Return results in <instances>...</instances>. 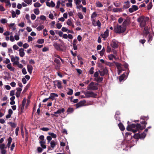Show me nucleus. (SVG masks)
Listing matches in <instances>:
<instances>
[{"mask_svg": "<svg viewBox=\"0 0 154 154\" xmlns=\"http://www.w3.org/2000/svg\"><path fill=\"white\" fill-rule=\"evenodd\" d=\"M142 125H141L140 124L137 123V124H132L130 125H128L127 126L126 129L128 131H131L133 133L136 132L137 131H139L140 130H142L145 128L147 123L145 121H142L141 122Z\"/></svg>", "mask_w": 154, "mask_h": 154, "instance_id": "1", "label": "nucleus"}, {"mask_svg": "<svg viewBox=\"0 0 154 154\" xmlns=\"http://www.w3.org/2000/svg\"><path fill=\"white\" fill-rule=\"evenodd\" d=\"M149 20V17H145L142 15L140 16L137 19V21L139 23V26L141 28H143L146 25V22Z\"/></svg>", "mask_w": 154, "mask_h": 154, "instance_id": "2", "label": "nucleus"}, {"mask_svg": "<svg viewBox=\"0 0 154 154\" xmlns=\"http://www.w3.org/2000/svg\"><path fill=\"white\" fill-rule=\"evenodd\" d=\"M99 85L98 83H94V82H91L88 86L87 89L89 91H94L98 89L97 86Z\"/></svg>", "mask_w": 154, "mask_h": 154, "instance_id": "3", "label": "nucleus"}, {"mask_svg": "<svg viewBox=\"0 0 154 154\" xmlns=\"http://www.w3.org/2000/svg\"><path fill=\"white\" fill-rule=\"evenodd\" d=\"M126 28L122 25H117L116 28H115V30L116 33H121L125 32Z\"/></svg>", "mask_w": 154, "mask_h": 154, "instance_id": "4", "label": "nucleus"}, {"mask_svg": "<svg viewBox=\"0 0 154 154\" xmlns=\"http://www.w3.org/2000/svg\"><path fill=\"white\" fill-rule=\"evenodd\" d=\"M85 97L86 98H89L90 97L96 98L97 96V94L94 93L92 91H87L85 93Z\"/></svg>", "mask_w": 154, "mask_h": 154, "instance_id": "5", "label": "nucleus"}, {"mask_svg": "<svg viewBox=\"0 0 154 154\" xmlns=\"http://www.w3.org/2000/svg\"><path fill=\"white\" fill-rule=\"evenodd\" d=\"M65 111V110L64 108H62L61 109H59L56 112H54V114H51V115L52 117H53L54 116L56 117H58V115L57 114L60 115L61 113H63Z\"/></svg>", "mask_w": 154, "mask_h": 154, "instance_id": "6", "label": "nucleus"}, {"mask_svg": "<svg viewBox=\"0 0 154 154\" xmlns=\"http://www.w3.org/2000/svg\"><path fill=\"white\" fill-rule=\"evenodd\" d=\"M101 70L102 71L98 70V71L100 76H103L107 74L108 70L106 67L102 69Z\"/></svg>", "mask_w": 154, "mask_h": 154, "instance_id": "7", "label": "nucleus"}, {"mask_svg": "<svg viewBox=\"0 0 154 154\" xmlns=\"http://www.w3.org/2000/svg\"><path fill=\"white\" fill-rule=\"evenodd\" d=\"M110 45L113 48H117L119 47V42L116 40L113 39L110 43Z\"/></svg>", "mask_w": 154, "mask_h": 154, "instance_id": "8", "label": "nucleus"}, {"mask_svg": "<svg viewBox=\"0 0 154 154\" xmlns=\"http://www.w3.org/2000/svg\"><path fill=\"white\" fill-rule=\"evenodd\" d=\"M138 9V7L136 5H133L131 8H129L128 11L129 12L131 13L136 11Z\"/></svg>", "mask_w": 154, "mask_h": 154, "instance_id": "9", "label": "nucleus"}, {"mask_svg": "<svg viewBox=\"0 0 154 154\" xmlns=\"http://www.w3.org/2000/svg\"><path fill=\"white\" fill-rule=\"evenodd\" d=\"M86 101L84 100L80 101L78 103L75 104V106L77 108L83 106H85L86 103Z\"/></svg>", "mask_w": 154, "mask_h": 154, "instance_id": "10", "label": "nucleus"}, {"mask_svg": "<svg viewBox=\"0 0 154 154\" xmlns=\"http://www.w3.org/2000/svg\"><path fill=\"white\" fill-rule=\"evenodd\" d=\"M53 82L54 83V85L55 87L56 85H57L59 89H61L62 88L61 85V82L59 80H56L53 81Z\"/></svg>", "mask_w": 154, "mask_h": 154, "instance_id": "11", "label": "nucleus"}, {"mask_svg": "<svg viewBox=\"0 0 154 154\" xmlns=\"http://www.w3.org/2000/svg\"><path fill=\"white\" fill-rule=\"evenodd\" d=\"M143 27L144 28V34L145 35H147L149 33V30L148 27L146 25L145 26L143 27Z\"/></svg>", "mask_w": 154, "mask_h": 154, "instance_id": "12", "label": "nucleus"}, {"mask_svg": "<svg viewBox=\"0 0 154 154\" xmlns=\"http://www.w3.org/2000/svg\"><path fill=\"white\" fill-rule=\"evenodd\" d=\"M50 146L51 148V150L53 149L57 145V143L54 140H52L50 142Z\"/></svg>", "mask_w": 154, "mask_h": 154, "instance_id": "13", "label": "nucleus"}, {"mask_svg": "<svg viewBox=\"0 0 154 154\" xmlns=\"http://www.w3.org/2000/svg\"><path fill=\"white\" fill-rule=\"evenodd\" d=\"M125 4H126V5H123V9H127L129 8L130 7V3L129 1H128L127 2H124Z\"/></svg>", "mask_w": 154, "mask_h": 154, "instance_id": "14", "label": "nucleus"}, {"mask_svg": "<svg viewBox=\"0 0 154 154\" xmlns=\"http://www.w3.org/2000/svg\"><path fill=\"white\" fill-rule=\"evenodd\" d=\"M27 67L28 71L30 74H31L32 73V70L33 69L32 66L31 65L28 64L27 65Z\"/></svg>", "mask_w": 154, "mask_h": 154, "instance_id": "15", "label": "nucleus"}, {"mask_svg": "<svg viewBox=\"0 0 154 154\" xmlns=\"http://www.w3.org/2000/svg\"><path fill=\"white\" fill-rule=\"evenodd\" d=\"M53 46L57 50H62V49L60 48V44H58L57 43H55Z\"/></svg>", "mask_w": 154, "mask_h": 154, "instance_id": "16", "label": "nucleus"}, {"mask_svg": "<svg viewBox=\"0 0 154 154\" xmlns=\"http://www.w3.org/2000/svg\"><path fill=\"white\" fill-rule=\"evenodd\" d=\"M58 96V95L57 94L54 93H51L50 96L49 97V99L53 100L54 99L55 97H57Z\"/></svg>", "mask_w": 154, "mask_h": 154, "instance_id": "17", "label": "nucleus"}, {"mask_svg": "<svg viewBox=\"0 0 154 154\" xmlns=\"http://www.w3.org/2000/svg\"><path fill=\"white\" fill-rule=\"evenodd\" d=\"M24 49L22 48H21L19 50V55L21 57H22L24 56L25 54L24 51Z\"/></svg>", "mask_w": 154, "mask_h": 154, "instance_id": "18", "label": "nucleus"}, {"mask_svg": "<svg viewBox=\"0 0 154 154\" xmlns=\"http://www.w3.org/2000/svg\"><path fill=\"white\" fill-rule=\"evenodd\" d=\"M109 30L106 29V30L104 32V34L102 35L103 38H106L109 35Z\"/></svg>", "mask_w": 154, "mask_h": 154, "instance_id": "19", "label": "nucleus"}, {"mask_svg": "<svg viewBox=\"0 0 154 154\" xmlns=\"http://www.w3.org/2000/svg\"><path fill=\"white\" fill-rule=\"evenodd\" d=\"M103 79V77H100V76H99L97 78H95L94 79V80L98 82H102Z\"/></svg>", "mask_w": 154, "mask_h": 154, "instance_id": "20", "label": "nucleus"}, {"mask_svg": "<svg viewBox=\"0 0 154 154\" xmlns=\"http://www.w3.org/2000/svg\"><path fill=\"white\" fill-rule=\"evenodd\" d=\"M39 143L40 144L41 146L43 149H46V146L45 145V141H40Z\"/></svg>", "mask_w": 154, "mask_h": 154, "instance_id": "21", "label": "nucleus"}, {"mask_svg": "<svg viewBox=\"0 0 154 154\" xmlns=\"http://www.w3.org/2000/svg\"><path fill=\"white\" fill-rule=\"evenodd\" d=\"M7 68L10 69L11 71L14 72L15 70V68L14 67H12L11 63H9L7 65Z\"/></svg>", "mask_w": 154, "mask_h": 154, "instance_id": "22", "label": "nucleus"}, {"mask_svg": "<svg viewBox=\"0 0 154 154\" xmlns=\"http://www.w3.org/2000/svg\"><path fill=\"white\" fill-rule=\"evenodd\" d=\"M118 126L121 131H123L125 130V128L124 126L121 123H119L118 125Z\"/></svg>", "mask_w": 154, "mask_h": 154, "instance_id": "23", "label": "nucleus"}, {"mask_svg": "<svg viewBox=\"0 0 154 154\" xmlns=\"http://www.w3.org/2000/svg\"><path fill=\"white\" fill-rule=\"evenodd\" d=\"M114 63L116 66V68L118 69H120L122 68V64L119 63L114 62Z\"/></svg>", "mask_w": 154, "mask_h": 154, "instance_id": "24", "label": "nucleus"}, {"mask_svg": "<svg viewBox=\"0 0 154 154\" xmlns=\"http://www.w3.org/2000/svg\"><path fill=\"white\" fill-rule=\"evenodd\" d=\"M112 11L114 12H121L122 11V8H114L112 9Z\"/></svg>", "mask_w": 154, "mask_h": 154, "instance_id": "25", "label": "nucleus"}, {"mask_svg": "<svg viewBox=\"0 0 154 154\" xmlns=\"http://www.w3.org/2000/svg\"><path fill=\"white\" fill-rule=\"evenodd\" d=\"M129 23V21L128 20H125L123 23V24L122 25L124 27H125V28H126L127 26Z\"/></svg>", "mask_w": 154, "mask_h": 154, "instance_id": "26", "label": "nucleus"}, {"mask_svg": "<svg viewBox=\"0 0 154 154\" xmlns=\"http://www.w3.org/2000/svg\"><path fill=\"white\" fill-rule=\"evenodd\" d=\"M140 138H145L146 136V134L144 132H143L142 133L140 134H139Z\"/></svg>", "mask_w": 154, "mask_h": 154, "instance_id": "27", "label": "nucleus"}, {"mask_svg": "<svg viewBox=\"0 0 154 154\" xmlns=\"http://www.w3.org/2000/svg\"><path fill=\"white\" fill-rule=\"evenodd\" d=\"M12 139L11 137H9L8 139V147L9 148L11 145V143L12 142Z\"/></svg>", "mask_w": 154, "mask_h": 154, "instance_id": "28", "label": "nucleus"}, {"mask_svg": "<svg viewBox=\"0 0 154 154\" xmlns=\"http://www.w3.org/2000/svg\"><path fill=\"white\" fill-rule=\"evenodd\" d=\"M74 111V109L73 108L69 107L68 108L67 110V112L68 113H72Z\"/></svg>", "mask_w": 154, "mask_h": 154, "instance_id": "29", "label": "nucleus"}, {"mask_svg": "<svg viewBox=\"0 0 154 154\" xmlns=\"http://www.w3.org/2000/svg\"><path fill=\"white\" fill-rule=\"evenodd\" d=\"M48 134L50 135L51 137H52L53 138H56L57 137V135L53 133L48 132Z\"/></svg>", "mask_w": 154, "mask_h": 154, "instance_id": "30", "label": "nucleus"}, {"mask_svg": "<svg viewBox=\"0 0 154 154\" xmlns=\"http://www.w3.org/2000/svg\"><path fill=\"white\" fill-rule=\"evenodd\" d=\"M96 5L97 7L99 8L102 7L103 6L102 3L99 1L96 2Z\"/></svg>", "mask_w": 154, "mask_h": 154, "instance_id": "31", "label": "nucleus"}, {"mask_svg": "<svg viewBox=\"0 0 154 154\" xmlns=\"http://www.w3.org/2000/svg\"><path fill=\"white\" fill-rule=\"evenodd\" d=\"M34 13L36 15H38L39 14L40 11L38 8H36L34 9Z\"/></svg>", "mask_w": 154, "mask_h": 154, "instance_id": "32", "label": "nucleus"}, {"mask_svg": "<svg viewBox=\"0 0 154 154\" xmlns=\"http://www.w3.org/2000/svg\"><path fill=\"white\" fill-rule=\"evenodd\" d=\"M77 15L81 19H83L84 18L81 12H78L77 14Z\"/></svg>", "mask_w": 154, "mask_h": 154, "instance_id": "33", "label": "nucleus"}, {"mask_svg": "<svg viewBox=\"0 0 154 154\" xmlns=\"http://www.w3.org/2000/svg\"><path fill=\"white\" fill-rule=\"evenodd\" d=\"M6 148L7 147L5 146V145L4 143L0 144V149L2 150Z\"/></svg>", "mask_w": 154, "mask_h": 154, "instance_id": "34", "label": "nucleus"}, {"mask_svg": "<svg viewBox=\"0 0 154 154\" xmlns=\"http://www.w3.org/2000/svg\"><path fill=\"white\" fill-rule=\"evenodd\" d=\"M44 42V39H39L37 41V42L38 44H43Z\"/></svg>", "mask_w": 154, "mask_h": 154, "instance_id": "35", "label": "nucleus"}, {"mask_svg": "<svg viewBox=\"0 0 154 154\" xmlns=\"http://www.w3.org/2000/svg\"><path fill=\"white\" fill-rule=\"evenodd\" d=\"M24 2L28 5H31L32 3V0H24Z\"/></svg>", "mask_w": 154, "mask_h": 154, "instance_id": "36", "label": "nucleus"}, {"mask_svg": "<svg viewBox=\"0 0 154 154\" xmlns=\"http://www.w3.org/2000/svg\"><path fill=\"white\" fill-rule=\"evenodd\" d=\"M67 24L69 26H71L72 25V22L70 19H68L67 22Z\"/></svg>", "mask_w": 154, "mask_h": 154, "instance_id": "37", "label": "nucleus"}, {"mask_svg": "<svg viewBox=\"0 0 154 154\" xmlns=\"http://www.w3.org/2000/svg\"><path fill=\"white\" fill-rule=\"evenodd\" d=\"M44 27L43 25H41L37 27V29L38 31H40L42 30Z\"/></svg>", "mask_w": 154, "mask_h": 154, "instance_id": "38", "label": "nucleus"}, {"mask_svg": "<svg viewBox=\"0 0 154 154\" xmlns=\"http://www.w3.org/2000/svg\"><path fill=\"white\" fill-rule=\"evenodd\" d=\"M152 3L151 2H149L147 6V9L148 10H150L152 8Z\"/></svg>", "mask_w": 154, "mask_h": 154, "instance_id": "39", "label": "nucleus"}, {"mask_svg": "<svg viewBox=\"0 0 154 154\" xmlns=\"http://www.w3.org/2000/svg\"><path fill=\"white\" fill-rule=\"evenodd\" d=\"M34 6L35 7H39L41 6V5L38 2H36L34 4Z\"/></svg>", "mask_w": 154, "mask_h": 154, "instance_id": "40", "label": "nucleus"}, {"mask_svg": "<svg viewBox=\"0 0 154 154\" xmlns=\"http://www.w3.org/2000/svg\"><path fill=\"white\" fill-rule=\"evenodd\" d=\"M108 58L109 60H112L113 58H115L116 57L113 54H110L108 56Z\"/></svg>", "mask_w": 154, "mask_h": 154, "instance_id": "41", "label": "nucleus"}, {"mask_svg": "<svg viewBox=\"0 0 154 154\" xmlns=\"http://www.w3.org/2000/svg\"><path fill=\"white\" fill-rule=\"evenodd\" d=\"M69 91L67 93V94L69 95H72L73 94V90L72 89H69Z\"/></svg>", "mask_w": 154, "mask_h": 154, "instance_id": "42", "label": "nucleus"}, {"mask_svg": "<svg viewBox=\"0 0 154 154\" xmlns=\"http://www.w3.org/2000/svg\"><path fill=\"white\" fill-rule=\"evenodd\" d=\"M47 140H48V143H50L51 141L52 140V137L51 136H48L47 137Z\"/></svg>", "mask_w": 154, "mask_h": 154, "instance_id": "43", "label": "nucleus"}, {"mask_svg": "<svg viewBox=\"0 0 154 154\" xmlns=\"http://www.w3.org/2000/svg\"><path fill=\"white\" fill-rule=\"evenodd\" d=\"M7 21L5 19H2L0 20L1 23L4 24L7 23Z\"/></svg>", "mask_w": 154, "mask_h": 154, "instance_id": "44", "label": "nucleus"}, {"mask_svg": "<svg viewBox=\"0 0 154 154\" xmlns=\"http://www.w3.org/2000/svg\"><path fill=\"white\" fill-rule=\"evenodd\" d=\"M97 16V14L95 12H94L92 14L91 16V19H93L94 17H96Z\"/></svg>", "mask_w": 154, "mask_h": 154, "instance_id": "45", "label": "nucleus"}, {"mask_svg": "<svg viewBox=\"0 0 154 154\" xmlns=\"http://www.w3.org/2000/svg\"><path fill=\"white\" fill-rule=\"evenodd\" d=\"M39 139L41 140V141H45V140L44 139V136L43 135H41L39 137Z\"/></svg>", "mask_w": 154, "mask_h": 154, "instance_id": "46", "label": "nucleus"}, {"mask_svg": "<svg viewBox=\"0 0 154 154\" xmlns=\"http://www.w3.org/2000/svg\"><path fill=\"white\" fill-rule=\"evenodd\" d=\"M96 23H97L96 22V21L95 20H94V19H93L92 20V25L93 26H96Z\"/></svg>", "mask_w": 154, "mask_h": 154, "instance_id": "47", "label": "nucleus"}, {"mask_svg": "<svg viewBox=\"0 0 154 154\" xmlns=\"http://www.w3.org/2000/svg\"><path fill=\"white\" fill-rule=\"evenodd\" d=\"M49 128H48L44 127L41 128V130L45 131H47L49 130Z\"/></svg>", "mask_w": 154, "mask_h": 154, "instance_id": "48", "label": "nucleus"}, {"mask_svg": "<svg viewBox=\"0 0 154 154\" xmlns=\"http://www.w3.org/2000/svg\"><path fill=\"white\" fill-rule=\"evenodd\" d=\"M10 125H11V126L12 128H15L16 127V124H15L14 123H12L11 122H10Z\"/></svg>", "mask_w": 154, "mask_h": 154, "instance_id": "49", "label": "nucleus"}, {"mask_svg": "<svg viewBox=\"0 0 154 154\" xmlns=\"http://www.w3.org/2000/svg\"><path fill=\"white\" fill-rule=\"evenodd\" d=\"M54 62L57 64H60V60L57 58H55L54 60Z\"/></svg>", "mask_w": 154, "mask_h": 154, "instance_id": "50", "label": "nucleus"}, {"mask_svg": "<svg viewBox=\"0 0 154 154\" xmlns=\"http://www.w3.org/2000/svg\"><path fill=\"white\" fill-rule=\"evenodd\" d=\"M96 23V26H98L99 27H100L101 26V24L99 20H97V23Z\"/></svg>", "mask_w": 154, "mask_h": 154, "instance_id": "51", "label": "nucleus"}, {"mask_svg": "<svg viewBox=\"0 0 154 154\" xmlns=\"http://www.w3.org/2000/svg\"><path fill=\"white\" fill-rule=\"evenodd\" d=\"M98 72H99L98 71L96 72H95V73L94 74V76L95 78H97V77H98V76H99Z\"/></svg>", "mask_w": 154, "mask_h": 154, "instance_id": "52", "label": "nucleus"}, {"mask_svg": "<svg viewBox=\"0 0 154 154\" xmlns=\"http://www.w3.org/2000/svg\"><path fill=\"white\" fill-rule=\"evenodd\" d=\"M26 99L25 98H24L22 101V105H23V106H25V104L26 102Z\"/></svg>", "mask_w": 154, "mask_h": 154, "instance_id": "53", "label": "nucleus"}, {"mask_svg": "<svg viewBox=\"0 0 154 154\" xmlns=\"http://www.w3.org/2000/svg\"><path fill=\"white\" fill-rule=\"evenodd\" d=\"M18 25L19 26H20V27H24V26H25V23L23 22H21V23H19L18 24Z\"/></svg>", "mask_w": 154, "mask_h": 154, "instance_id": "54", "label": "nucleus"}, {"mask_svg": "<svg viewBox=\"0 0 154 154\" xmlns=\"http://www.w3.org/2000/svg\"><path fill=\"white\" fill-rule=\"evenodd\" d=\"M94 67H91L90 69V70L89 71V73L91 74H93L94 73Z\"/></svg>", "mask_w": 154, "mask_h": 154, "instance_id": "55", "label": "nucleus"}, {"mask_svg": "<svg viewBox=\"0 0 154 154\" xmlns=\"http://www.w3.org/2000/svg\"><path fill=\"white\" fill-rule=\"evenodd\" d=\"M62 25L60 23H57V24H56L57 27L58 29H60L61 28V27H62Z\"/></svg>", "mask_w": 154, "mask_h": 154, "instance_id": "56", "label": "nucleus"}, {"mask_svg": "<svg viewBox=\"0 0 154 154\" xmlns=\"http://www.w3.org/2000/svg\"><path fill=\"white\" fill-rule=\"evenodd\" d=\"M22 73L24 75H25L27 73V72L26 69L25 68H24L23 69H22Z\"/></svg>", "mask_w": 154, "mask_h": 154, "instance_id": "57", "label": "nucleus"}, {"mask_svg": "<svg viewBox=\"0 0 154 154\" xmlns=\"http://www.w3.org/2000/svg\"><path fill=\"white\" fill-rule=\"evenodd\" d=\"M14 92H15V90H13L11 91L10 93V96H14Z\"/></svg>", "mask_w": 154, "mask_h": 154, "instance_id": "58", "label": "nucleus"}, {"mask_svg": "<svg viewBox=\"0 0 154 154\" xmlns=\"http://www.w3.org/2000/svg\"><path fill=\"white\" fill-rule=\"evenodd\" d=\"M37 150L38 153L41 152H42L43 149L42 148L40 147H38L37 148Z\"/></svg>", "mask_w": 154, "mask_h": 154, "instance_id": "59", "label": "nucleus"}, {"mask_svg": "<svg viewBox=\"0 0 154 154\" xmlns=\"http://www.w3.org/2000/svg\"><path fill=\"white\" fill-rule=\"evenodd\" d=\"M31 18L32 20H34L36 18V16L34 14H32L31 15Z\"/></svg>", "mask_w": 154, "mask_h": 154, "instance_id": "60", "label": "nucleus"}, {"mask_svg": "<svg viewBox=\"0 0 154 154\" xmlns=\"http://www.w3.org/2000/svg\"><path fill=\"white\" fill-rule=\"evenodd\" d=\"M29 47V45L27 43H25L23 45V47L24 48H26Z\"/></svg>", "mask_w": 154, "mask_h": 154, "instance_id": "61", "label": "nucleus"}, {"mask_svg": "<svg viewBox=\"0 0 154 154\" xmlns=\"http://www.w3.org/2000/svg\"><path fill=\"white\" fill-rule=\"evenodd\" d=\"M10 57L11 58V61L12 62H13V63L14 62H15V58L14 57L13 55H11L10 56Z\"/></svg>", "mask_w": 154, "mask_h": 154, "instance_id": "62", "label": "nucleus"}, {"mask_svg": "<svg viewBox=\"0 0 154 154\" xmlns=\"http://www.w3.org/2000/svg\"><path fill=\"white\" fill-rule=\"evenodd\" d=\"M146 41V40L144 39H140L139 41V42L143 45L144 44V43Z\"/></svg>", "mask_w": 154, "mask_h": 154, "instance_id": "63", "label": "nucleus"}, {"mask_svg": "<svg viewBox=\"0 0 154 154\" xmlns=\"http://www.w3.org/2000/svg\"><path fill=\"white\" fill-rule=\"evenodd\" d=\"M125 76V75L123 74L122 75H121L119 78V80L120 81H122L124 79V78Z\"/></svg>", "mask_w": 154, "mask_h": 154, "instance_id": "64", "label": "nucleus"}]
</instances>
